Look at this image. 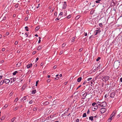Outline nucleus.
I'll return each instance as SVG.
<instances>
[{"label": "nucleus", "mask_w": 122, "mask_h": 122, "mask_svg": "<svg viewBox=\"0 0 122 122\" xmlns=\"http://www.w3.org/2000/svg\"><path fill=\"white\" fill-rule=\"evenodd\" d=\"M120 44L119 38H118L117 39L115 38L114 40L110 44L109 46L111 47H116L118 46Z\"/></svg>", "instance_id": "1"}, {"label": "nucleus", "mask_w": 122, "mask_h": 122, "mask_svg": "<svg viewBox=\"0 0 122 122\" xmlns=\"http://www.w3.org/2000/svg\"><path fill=\"white\" fill-rule=\"evenodd\" d=\"M120 62L118 61H115L114 63V66L115 68L117 69L120 65Z\"/></svg>", "instance_id": "2"}, {"label": "nucleus", "mask_w": 122, "mask_h": 122, "mask_svg": "<svg viewBox=\"0 0 122 122\" xmlns=\"http://www.w3.org/2000/svg\"><path fill=\"white\" fill-rule=\"evenodd\" d=\"M101 30H100V28H96V30L94 32L95 35H97L98 33L100 32Z\"/></svg>", "instance_id": "3"}, {"label": "nucleus", "mask_w": 122, "mask_h": 122, "mask_svg": "<svg viewBox=\"0 0 122 122\" xmlns=\"http://www.w3.org/2000/svg\"><path fill=\"white\" fill-rule=\"evenodd\" d=\"M106 109L105 108H102L100 109V112L102 113H103L106 112Z\"/></svg>", "instance_id": "4"}, {"label": "nucleus", "mask_w": 122, "mask_h": 122, "mask_svg": "<svg viewBox=\"0 0 122 122\" xmlns=\"http://www.w3.org/2000/svg\"><path fill=\"white\" fill-rule=\"evenodd\" d=\"M107 104L105 102H103L101 103L100 106L102 107H106L107 106Z\"/></svg>", "instance_id": "5"}, {"label": "nucleus", "mask_w": 122, "mask_h": 122, "mask_svg": "<svg viewBox=\"0 0 122 122\" xmlns=\"http://www.w3.org/2000/svg\"><path fill=\"white\" fill-rule=\"evenodd\" d=\"M98 108V107L97 106H95L93 107H92V108L93 110V111H94L97 110Z\"/></svg>", "instance_id": "6"}, {"label": "nucleus", "mask_w": 122, "mask_h": 122, "mask_svg": "<svg viewBox=\"0 0 122 122\" xmlns=\"http://www.w3.org/2000/svg\"><path fill=\"white\" fill-rule=\"evenodd\" d=\"M10 81V80L8 79H5L4 81L3 82L5 83H9Z\"/></svg>", "instance_id": "7"}, {"label": "nucleus", "mask_w": 122, "mask_h": 122, "mask_svg": "<svg viewBox=\"0 0 122 122\" xmlns=\"http://www.w3.org/2000/svg\"><path fill=\"white\" fill-rule=\"evenodd\" d=\"M102 78L104 79V80H105V81H107L108 80L109 77L108 76H104V77H103Z\"/></svg>", "instance_id": "8"}, {"label": "nucleus", "mask_w": 122, "mask_h": 122, "mask_svg": "<svg viewBox=\"0 0 122 122\" xmlns=\"http://www.w3.org/2000/svg\"><path fill=\"white\" fill-rule=\"evenodd\" d=\"M113 114V113L111 115V119H108V120L110 122L112 119V118L113 119L114 118L113 116H114L115 113H114V114Z\"/></svg>", "instance_id": "9"}, {"label": "nucleus", "mask_w": 122, "mask_h": 122, "mask_svg": "<svg viewBox=\"0 0 122 122\" xmlns=\"http://www.w3.org/2000/svg\"><path fill=\"white\" fill-rule=\"evenodd\" d=\"M116 0H112L111 4L112 5H114L115 4Z\"/></svg>", "instance_id": "10"}, {"label": "nucleus", "mask_w": 122, "mask_h": 122, "mask_svg": "<svg viewBox=\"0 0 122 122\" xmlns=\"http://www.w3.org/2000/svg\"><path fill=\"white\" fill-rule=\"evenodd\" d=\"M21 62L20 61L18 62L16 65V66L18 67L20 66L21 65Z\"/></svg>", "instance_id": "11"}, {"label": "nucleus", "mask_w": 122, "mask_h": 122, "mask_svg": "<svg viewBox=\"0 0 122 122\" xmlns=\"http://www.w3.org/2000/svg\"><path fill=\"white\" fill-rule=\"evenodd\" d=\"M32 63H31L29 65H27V68H31L32 66Z\"/></svg>", "instance_id": "12"}, {"label": "nucleus", "mask_w": 122, "mask_h": 122, "mask_svg": "<svg viewBox=\"0 0 122 122\" xmlns=\"http://www.w3.org/2000/svg\"><path fill=\"white\" fill-rule=\"evenodd\" d=\"M115 95V93H112L110 95V97L112 98L114 97Z\"/></svg>", "instance_id": "13"}, {"label": "nucleus", "mask_w": 122, "mask_h": 122, "mask_svg": "<svg viewBox=\"0 0 122 122\" xmlns=\"http://www.w3.org/2000/svg\"><path fill=\"white\" fill-rule=\"evenodd\" d=\"M87 94V93H85L83 95V96L84 97L83 99H85L86 98V96Z\"/></svg>", "instance_id": "14"}, {"label": "nucleus", "mask_w": 122, "mask_h": 122, "mask_svg": "<svg viewBox=\"0 0 122 122\" xmlns=\"http://www.w3.org/2000/svg\"><path fill=\"white\" fill-rule=\"evenodd\" d=\"M29 96H24L23 97V98H22V99L23 100V101L25 100L27 98V97H28Z\"/></svg>", "instance_id": "15"}, {"label": "nucleus", "mask_w": 122, "mask_h": 122, "mask_svg": "<svg viewBox=\"0 0 122 122\" xmlns=\"http://www.w3.org/2000/svg\"><path fill=\"white\" fill-rule=\"evenodd\" d=\"M103 0H97L96 1V3H100L101 2V1H103Z\"/></svg>", "instance_id": "16"}, {"label": "nucleus", "mask_w": 122, "mask_h": 122, "mask_svg": "<svg viewBox=\"0 0 122 122\" xmlns=\"http://www.w3.org/2000/svg\"><path fill=\"white\" fill-rule=\"evenodd\" d=\"M5 117L4 116L0 118V122H1L2 120H4L5 118Z\"/></svg>", "instance_id": "17"}, {"label": "nucleus", "mask_w": 122, "mask_h": 122, "mask_svg": "<svg viewBox=\"0 0 122 122\" xmlns=\"http://www.w3.org/2000/svg\"><path fill=\"white\" fill-rule=\"evenodd\" d=\"M42 48V46L40 45L37 48V49L38 50H40Z\"/></svg>", "instance_id": "18"}, {"label": "nucleus", "mask_w": 122, "mask_h": 122, "mask_svg": "<svg viewBox=\"0 0 122 122\" xmlns=\"http://www.w3.org/2000/svg\"><path fill=\"white\" fill-rule=\"evenodd\" d=\"M82 79V78L81 77H80L78 78L77 80V81L78 82H80V81Z\"/></svg>", "instance_id": "19"}, {"label": "nucleus", "mask_w": 122, "mask_h": 122, "mask_svg": "<svg viewBox=\"0 0 122 122\" xmlns=\"http://www.w3.org/2000/svg\"><path fill=\"white\" fill-rule=\"evenodd\" d=\"M94 11H95V10H94L92 9L91 10V11L90 12V14H91V15L93 14V13L94 12Z\"/></svg>", "instance_id": "20"}, {"label": "nucleus", "mask_w": 122, "mask_h": 122, "mask_svg": "<svg viewBox=\"0 0 122 122\" xmlns=\"http://www.w3.org/2000/svg\"><path fill=\"white\" fill-rule=\"evenodd\" d=\"M67 6V5L66 4H63V6L62 7L63 9H65L66 8V7Z\"/></svg>", "instance_id": "21"}, {"label": "nucleus", "mask_w": 122, "mask_h": 122, "mask_svg": "<svg viewBox=\"0 0 122 122\" xmlns=\"http://www.w3.org/2000/svg\"><path fill=\"white\" fill-rule=\"evenodd\" d=\"M89 119L91 120V121L93 120V116L90 117H89Z\"/></svg>", "instance_id": "22"}, {"label": "nucleus", "mask_w": 122, "mask_h": 122, "mask_svg": "<svg viewBox=\"0 0 122 122\" xmlns=\"http://www.w3.org/2000/svg\"><path fill=\"white\" fill-rule=\"evenodd\" d=\"M11 82H12V81L13 82L15 81L16 80V78H12L11 79Z\"/></svg>", "instance_id": "23"}, {"label": "nucleus", "mask_w": 122, "mask_h": 122, "mask_svg": "<svg viewBox=\"0 0 122 122\" xmlns=\"http://www.w3.org/2000/svg\"><path fill=\"white\" fill-rule=\"evenodd\" d=\"M80 15H79L75 17V19L76 20L80 18Z\"/></svg>", "instance_id": "24"}, {"label": "nucleus", "mask_w": 122, "mask_h": 122, "mask_svg": "<svg viewBox=\"0 0 122 122\" xmlns=\"http://www.w3.org/2000/svg\"><path fill=\"white\" fill-rule=\"evenodd\" d=\"M8 106V105H7V104H6L3 107V109H5Z\"/></svg>", "instance_id": "25"}, {"label": "nucleus", "mask_w": 122, "mask_h": 122, "mask_svg": "<svg viewBox=\"0 0 122 122\" xmlns=\"http://www.w3.org/2000/svg\"><path fill=\"white\" fill-rule=\"evenodd\" d=\"M19 5V4L17 3V4L15 5V8H17L18 7Z\"/></svg>", "instance_id": "26"}, {"label": "nucleus", "mask_w": 122, "mask_h": 122, "mask_svg": "<svg viewBox=\"0 0 122 122\" xmlns=\"http://www.w3.org/2000/svg\"><path fill=\"white\" fill-rule=\"evenodd\" d=\"M49 104V102L46 101V102H45L44 103V105H48V104Z\"/></svg>", "instance_id": "27"}, {"label": "nucleus", "mask_w": 122, "mask_h": 122, "mask_svg": "<svg viewBox=\"0 0 122 122\" xmlns=\"http://www.w3.org/2000/svg\"><path fill=\"white\" fill-rule=\"evenodd\" d=\"M18 73L17 71H15L13 73V75H15L16 74Z\"/></svg>", "instance_id": "28"}, {"label": "nucleus", "mask_w": 122, "mask_h": 122, "mask_svg": "<svg viewBox=\"0 0 122 122\" xmlns=\"http://www.w3.org/2000/svg\"><path fill=\"white\" fill-rule=\"evenodd\" d=\"M6 20V17L5 16L3 18L2 20L1 21V22L3 21V20Z\"/></svg>", "instance_id": "29"}, {"label": "nucleus", "mask_w": 122, "mask_h": 122, "mask_svg": "<svg viewBox=\"0 0 122 122\" xmlns=\"http://www.w3.org/2000/svg\"><path fill=\"white\" fill-rule=\"evenodd\" d=\"M36 90H34L32 91V94H35L36 92Z\"/></svg>", "instance_id": "30"}, {"label": "nucleus", "mask_w": 122, "mask_h": 122, "mask_svg": "<svg viewBox=\"0 0 122 122\" xmlns=\"http://www.w3.org/2000/svg\"><path fill=\"white\" fill-rule=\"evenodd\" d=\"M92 79V78L90 77V78H88L87 80V81H91Z\"/></svg>", "instance_id": "31"}, {"label": "nucleus", "mask_w": 122, "mask_h": 122, "mask_svg": "<svg viewBox=\"0 0 122 122\" xmlns=\"http://www.w3.org/2000/svg\"><path fill=\"white\" fill-rule=\"evenodd\" d=\"M99 25L101 27H103V25H102V23H99Z\"/></svg>", "instance_id": "32"}, {"label": "nucleus", "mask_w": 122, "mask_h": 122, "mask_svg": "<svg viewBox=\"0 0 122 122\" xmlns=\"http://www.w3.org/2000/svg\"><path fill=\"white\" fill-rule=\"evenodd\" d=\"M86 113H84L83 114V117H86Z\"/></svg>", "instance_id": "33"}, {"label": "nucleus", "mask_w": 122, "mask_h": 122, "mask_svg": "<svg viewBox=\"0 0 122 122\" xmlns=\"http://www.w3.org/2000/svg\"><path fill=\"white\" fill-rule=\"evenodd\" d=\"M63 13L62 12H60L59 14L58 17H59V16H61L62 15H63Z\"/></svg>", "instance_id": "34"}, {"label": "nucleus", "mask_w": 122, "mask_h": 122, "mask_svg": "<svg viewBox=\"0 0 122 122\" xmlns=\"http://www.w3.org/2000/svg\"><path fill=\"white\" fill-rule=\"evenodd\" d=\"M25 30L27 31H29L28 29V27L27 26H26L25 27Z\"/></svg>", "instance_id": "35"}, {"label": "nucleus", "mask_w": 122, "mask_h": 122, "mask_svg": "<svg viewBox=\"0 0 122 122\" xmlns=\"http://www.w3.org/2000/svg\"><path fill=\"white\" fill-rule=\"evenodd\" d=\"M71 17V16L70 15H69L67 16L66 17L67 18L69 19Z\"/></svg>", "instance_id": "36"}, {"label": "nucleus", "mask_w": 122, "mask_h": 122, "mask_svg": "<svg viewBox=\"0 0 122 122\" xmlns=\"http://www.w3.org/2000/svg\"><path fill=\"white\" fill-rule=\"evenodd\" d=\"M18 107H16L14 109V111H16V110H17V109H18Z\"/></svg>", "instance_id": "37"}, {"label": "nucleus", "mask_w": 122, "mask_h": 122, "mask_svg": "<svg viewBox=\"0 0 122 122\" xmlns=\"http://www.w3.org/2000/svg\"><path fill=\"white\" fill-rule=\"evenodd\" d=\"M39 27H36L35 28V30H36V31H37L39 30Z\"/></svg>", "instance_id": "38"}, {"label": "nucleus", "mask_w": 122, "mask_h": 122, "mask_svg": "<svg viewBox=\"0 0 122 122\" xmlns=\"http://www.w3.org/2000/svg\"><path fill=\"white\" fill-rule=\"evenodd\" d=\"M28 35V33H26L25 34V36L26 37H27Z\"/></svg>", "instance_id": "39"}, {"label": "nucleus", "mask_w": 122, "mask_h": 122, "mask_svg": "<svg viewBox=\"0 0 122 122\" xmlns=\"http://www.w3.org/2000/svg\"><path fill=\"white\" fill-rule=\"evenodd\" d=\"M15 119V117H14L11 120V122H13L14 121V120Z\"/></svg>", "instance_id": "40"}, {"label": "nucleus", "mask_w": 122, "mask_h": 122, "mask_svg": "<svg viewBox=\"0 0 122 122\" xmlns=\"http://www.w3.org/2000/svg\"><path fill=\"white\" fill-rule=\"evenodd\" d=\"M101 64H99V66L97 67V69H99L100 67H101Z\"/></svg>", "instance_id": "41"}, {"label": "nucleus", "mask_w": 122, "mask_h": 122, "mask_svg": "<svg viewBox=\"0 0 122 122\" xmlns=\"http://www.w3.org/2000/svg\"><path fill=\"white\" fill-rule=\"evenodd\" d=\"M4 82H3V81H1L0 82V85H2L3 83Z\"/></svg>", "instance_id": "42"}, {"label": "nucleus", "mask_w": 122, "mask_h": 122, "mask_svg": "<svg viewBox=\"0 0 122 122\" xmlns=\"http://www.w3.org/2000/svg\"><path fill=\"white\" fill-rule=\"evenodd\" d=\"M97 103V104L98 105H99L100 106L101 103L100 102H98Z\"/></svg>", "instance_id": "43"}, {"label": "nucleus", "mask_w": 122, "mask_h": 122, "mask_svg": "<svg viewBox=\"0 0 122 122\" xmlns=\"http://www.w3.org/2000/svg\"><path fill=\"white\" fill-rule=\"evenodd\" d=\"M66 44L65 43H63L62 45V47H64L65 45H66Z\"/></svg>", "instance_id": "44"}, {"label": "nucleus", "mask_w": 122, "mask_h": 122, "mask_svg": "<svg viewBox=\"0 0 122 122\" xmlns=\"http://www.w3.org/2000/svg\"><path fill=\"white\" fill-rule=\"evenodd\" d=\"M100 59V57H98V58L97 59V61H98Z\"/></svg>", "instance_id": "45"}, {"label": "nucleus", "mask_w": 122, "mask_h": 122, "mask_svg": "<svg viewBox=\"0 0 122 122\" xmlns=\"http://www.w3.org/2000/svg\"><path fill=\"white\" fill-rule=\"evenodd\" d=\"M51 81V80L50 79H49L47 80V82H49Z\"/></svg>", "instance_id": "46"}, {"label": "nucleus", "mask_w": 122, "mask_h": 122, "mask_svg": "<svg viewBox=\"0 0 122 122\" xmlns=\"http://www.w3.org/2000/svg\"><path fill=\"white\" fill-rule=\"evenodd\" d=\"M38 82H39L38 81H37L36 82V86H37V84H38Z\"/></svg>", "instance_id": "47"}, {"label": "nucleus", "mask_w": 122, "mask_h": 122, "mask_svg": "<svg viewBox=\"0 0 122 122\" xmlns=\"http://www.w3.org/2000/svg\"><path fill=\"white\" fill-rule=\"evenodd\" d=\"M18 100V98H16L15 99L14 101L15 102H17Z\"/></svg>", "instance_id": "48"}, {"label": "nucleus", "mask_w": 122, "mask_h": 122, "mask_svg": "<svg viewBox=\"0 0 122 122\" xmlns=\"http://www.w3.org/2000/svg\"><path fill=\"white\" fill-rule=\"evenodd\" d=\"M87 82L86 81H85L83 82V85H85Z\"/></svg>", "instance_id": "49"}, {"label": "nucleus", "mask_w": 122, "mask_h": 122, "mask_svg": "<svg viewBox=\"0 0 122 122\" xmlns=\"http://www.w3.org/2000/svg\"><path fill=\"white\" fill-rule=\"evenodd\" d=\"M82 50V48H80L79 50V52H81V51Z\"/></svg>", "instance_id": "50"}, {"label": "nucleus", "mask_w": 122, "mask_h": 122, "mask_svg": "<svg viewBox=\"0 0 122 122\" xmlns=\"http://www.w3.org/2000/svg\"><path fill=\"white\" fill-rule=\"evenodd\" d=\"M28 18L27 17H26L25 19V21H27L28 20Z\"/></svg>", "instance_id": "51"}, {"label": "nucleus", "mask_w": 122, "mask_h": 122, "mask_svg": "<svg viewBox=\"0 0 122 122\" xmlns=\"http://www.w3.org/2000/svg\"><path fill=\"white\" fill-rule=\"evenodd\" d=\"M58 18L59 17H58V18H56V19H55L56 21H57L58 20H59L60 18Z\"/></svg>", "instance_id": "52"}, {"label": "nucleus", "mask_w": 122, "mask_h": 122, "mask_svg": "<svg viewBox=\"0 0 122 122\" xmlns=\"http://www.w3.org/2000/svg\"><path fill=\"white\" fill-rule=\"evenodd\" d=\"M96 103L95 102H94L92 104V105L93 106H94L96 104Z\"/></svg>", "instance_id": "53"}, {"label": "nucleus", "mask_w": 122, "mask_h": 122, "mask_svg": "<svg viewBox=\"0 0 122 122\" xmlns=\"http://www.w3.org/2000/svg\"><path fill=\"white\" fill-rule=\"evenodd\" d=\"M33 102V101H30L29 102V103L30 104H31Z\"/></svg>", "instance_id": "54"}, {"label": "nucleus", "mask_w": 122, "mask_h": 122, "mask_svg": "<svg viewBox=\"0 0 122 122\" xmlns=\"http://www.w3.org/2000/svg\"><path fill=\"white\" fill-rule=\"evenodd\" d=\"M9 34V32H7L6 34V36H8Z\"/></svg>", "instance_id": "55"}, {"label": "nucleus", "mask_w": 122, "mask_h": 122, "mask_svg": "<svg viewBox=\"0 0 122 122\" xmlns=\"http://www.w3.org/2000/svg\"><path fill=\"white\" fill-rule=\"evenodd\" d=\"M4 62V61L3 60H1V63H3Z\"/></svg>", "instance_id": "56"}, {"label": "nucleus", "mask_w": 122, "mask_h": 122, "mask_svg": "<svg viewBox=\"0 0 122 122\" xmlns=\"http://www.w3.org/2000/svg\"><path fill=\"white\" fill-rule=\"evenodd\" d=\"M5 50V48H2V51H4Z\"/></svg>", "instance_id": "57"}, {"label": "nucleus", "mask_w": 122, "mask_h": 122, "mask_svg": "<svg viewBox=\"0 0 122 122\" xmlns=\"http://www.w3.org/2000/svg\"><path fill=\"white\" fill-rule=\"evenodd\" d=\"M92 37H93V35L91 36H90L89 37V39H91L92 38Z\"/></svg>", "instance_id": "58"}, {"label": "nucleus", "mask_w": 122, "mask_h": 122, "mask_svg": "<svg viewBox=\"0 0 122 122\" xmlns=\"http://www.w3.org/2000/svg\"><path fill=\"white\" fill-rule=\"evenodd\" d=\"M18 43V42L17 41H15V45H16Z\"/></svg>", "instance_id": "59"}, {"label": "nucleus", "mask_w": 122, "mask_h": 122, "mask_svg": "<svg viewBox=\"0 0 122 122\" xmlns=\"http://www.w3.org/2000/svg\"><path fill=\"white\" fill-rule=\"evenodd\" d=\"M57 15V13L56 12H55L54 14V15L56 16Z\"/></svg>", "instance_id": "60"}, {"label": "nucleus", "mask_w": 122, "mask_h": 122, "mask_svg": "<svg viewBox=\"0 0 122 122\" xmlns=\"http://www.w3.org/2000/svg\"><path fill=\"white\" fill-rule=\"evenodd\" d=\"M89 112H90V111H89V110H88V111H87V114H89Z\"/></svg>", "instance_id": "61"}, {"label": "nucleus", "mask_w": 122, "mask_h": 122, "mask_svg": "<svg viewBox=\"0 0 122 122\" xmlns=\"http://www.w3.org/2000/svg\"><path fill=\"white\" fill-rule=\"evenodd\" d=\"M54 10V8L53 9H52V10H51V12H52Z\"/></svg>", "instance_id": "62"}, {"label": "nucleus", "mask_w": 122, "mask_h": 122, "mask_svg": "<svg viewBox=\"0 0 122 122\" xmlns=\"http://www.w3.org/2000/svg\"><path fill=\"white\" fill-rule=\"evenodd\" d=\"M79 121V119H77L76 120V122H78Z\"/></svg>", "instance_id": "63"}, {"label": "nucleus", "mask_w": 122, "mask_h": 122, "mask_svg": "<svg viewBox=\"0 0 122 122\" xmlns=\"http://www.w3.org/2000/svg\"><path fill=\"white\" fill-rule=\"evenodd\" d=\"M120 81L122 82V78L121 77L120 78Z\"/></svg>", "instance_id": "64"}]
</instances>
